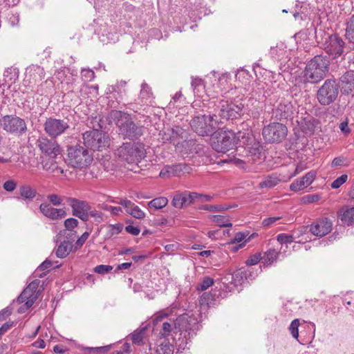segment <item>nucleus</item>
Masks as SVG:
<instances>
[{"label":"nucleus","instance_id":"c03bdc74","mask_svg":"<svg viewBox=\"0 0 354 354\" xmlns=\"http://www.w3.org/2000/svg\"><path fill=\"white\" fill-rule=\"evenodd\" d=\"M183 146L185 148H189V153H198L202 149V145L193 139L184 140Z\"/></svg>","mask_w":354,"mask_h":354},{"label":"nucleus","instance_id":"7c9ffc66","mask_svg":"<svg viewBox=\"0 0 354 354\" xmlns=\"http://www.w3.org/2000/svg\"><path fill=\"white\" fill-rule=\"evenodd\" d=\"M174 324H176L175 319L172 318H169L167 321L164 322L160 331V337L165 338L172 335V337H176V339H178L177 331L174 328Z\"/></svg>","mask_w":354,"mask_h":354},{"label":"nucleus","instance_id":"2eb2a0df","mask_svg":"<svg viewBox=\"0 0 354 354\" xmlns=\"http://www.w3.org/2000/svg\"><path fill=\"white\" fill-rule=\"evenodd\" d=\"M296 111L291 102L284 98L277 100L272 105V118L279 121L291 120Z\"/></svg>","mask_w":354,"mask_h":354},{"label":"nucleus","instance_id":"4be33fe9","mask_svg":"<svg viewBox=\"0 0 354 354\" xmlns=\"http://www.w3.org/2000/svg\"><path fill=\"white\" fill-rule=\"evenodd\" d=\"M39 209L45 217L53 221L59 220L66 216V212L64 209L55 208L47 203H41Z\"/></svg>","mask_w":354,"mask_h":354},{"label":"nucleus","instance_id":"1a4fd4ad","mask_svg":"<svg viewBox=\"0 0 354 354\" xmlns=\"http://www.w3.org/2000/svg\"><path fill=\"white\" fill-rule=\"evenodd\" d=\"M69 163L76 168H85L93 161V153L81 144L68 146L67 149Z\"/></svg>","mask_w":354,"mask_h":354},{"label":"nucleus","instance_id":"49530a36","mask_svg":"<svg viewBox=\"0 0 354 354\" xmlns=\"http://www.w3.org/2000/svg\"><path fill=\"white\" fill-rule=\"evenodd\" d=\"M214 284V279L209 277H205L202 281L197 284L196 290L203 291Z\"/></svg>","mask_w":354,"mask_h":354},{"label":"nucleus","instance_id":"774afa93","mask_svg":"<svg viewBox=\"0 0 354 354\" xmlns=\"http://www.w3.org/2000/svg\"><path fill=\"white\" fill-rule=\"evenodd\" d=\"M17 187V183L14 180H8L3 185V188L7 192H12Z\"/></svg>","mask_w":354,"mask_h":354},{"label":"nucleus","instance_id":"0e129e2a","mask_svg":"<svg viewBox=\"0 0 354 354\" xmlns=\"http://www.w3.org/2000/svg\"><path fill=\"white\" fill-rule=\"evenodd\" d=\"M248 235V233L239 232L236 233L233 239L228 242L229 244L234 245L235 243H238L241 242L243 240L245 239V237Z\"/></svg>","mask_w":354,"mask_h":354},{"label":"nucleus","instance_id":"5fc2aeb1","mask_svg":"<svg viewBox=\"0 0 354 354\" xmlns=\"http://www.w3.org/2000/svg\"><path fill=\"white\" fill-rule=\"evenodd\" d=\"M277 240L281 244H288L293 242L294 237L292 234L281 233L277 236Z\"/></svg>","mask_w":354,"mask_h":354},{"label":"nucleus","instance_id":"4468645a","mask_svg":"<svg viewBox=\"0 0 354 354\" xmlns=\"http://www.w3.org/2000/svg\"><path fill=\"white\" fill-rule=\"evenodd\" d=\"M70 119L66 117L57 119L53 117L47 118L44 123V130L50 138H57L65 133L70 129Z\"/></svg>","mask_w":354,"mask_h":354},{"label":"nucleus","instance_id":"412c9836","mask_svg":"<svg viewBox=\"0 0 354 354\" xmlns=\"http://www.w3.org/2000/svg\"><path fill=\"white\" fill-rule=\"evenodd\" d=\"M333 228V223L328 218L317 219L310 225L309 231L315 236L322 237L330 233Z\"/></svg>","mask_w":354,"mask_h":354},{"label":"nucleus","instance_id":"2f4dec72","mask_svg":"<svg viewBox=\"0 0 354 354\" xmlns=\"http://www.w3.org/2000/svg\"><path fill=\"white\" fill-rule=\"evenodd\" d=\"M344 36L348 45L354 50V14L346 22Z\"/></svg>","mask_w":354,"mask_h":354},{"label":"nucleus","instance_id":"f3484780","mask_svg":"<svg viewBox=\"0 0 354 354\" xmlns=\"http://www.w3.org/2000/svg\"><path fill=\"white\" fill-rule=\"evenodd\" d=\"M40 281L35 279L22 291L17 297V302L21 304L26 301L28 307H32L38 298L39 292L37 291Z\"/></svg>","mask_w":354,"mask_h":354},{"label":"nucleus","instance_id":"de8ad7c7","mask_svg":"<svg viewBox=\"0 0 354 354\" xmlns=\"http://www.w3.org/2000/svg\"><path fill=\"white\" fill-rule=\"evenodd\" d=\"M350 164L349 160L344 156H340L338 157H335L332 162H331V167H346L348 166Z\"/></svg>","mask_w":354,"mask_h":354},{"label":"nucleus","instance_id":"c85d7f7f","mask_svg":"<svg viewBox=\"0 0 354 354\" xmlns=\"http://www.w3.org/2000/svg\"><path fill=\"white\" fill-rule=\"evenodd\" d=\"M153 99V95L151 87L146 82H143L141 85V90L138 97L139 104L141 106L151 105Z\"/></svg>","mask_w":354,"mask_h":354},{"label":"nucleus","instance_id":"9d476101","mask_svg":"<svg viewBox=\"0 0 354 354\" xmlns=\"http://www.w3.org/2000/svg\"><path fill=\"white\" fill-rule=\"evenodd\" d=\"M339 93V84L336 79H326L318 88L316 97L322 106H328L334 103Z\"/></svg>","mask_w":354,"mask_h":354},{"label":"nucleus","instance_id":"f03ea898","mask_svg":"<svg viewBox=\"0 0 354 354\" xmlns=\"http://www.w3.org/2000/svg\"><path fill=\"white\" fill-rule=\"evenodd\" d=\"M174 328L177 331L178 339L171 337L175 342L177 352H182L187 348L189 342L196 335L198 330L197 319L188 314L184 313L175 319Z\"/></svg>","mask_w":354,"mask_h":354},{"label":"nucleus","instance_id":"a211bd4d","mask_svg":"<svg viewBox=\"0 0 354 354\" xmlns=\"http://www.w3.org/2000/svg\"><path fill=\"white\" fill-rule=\"evenodd\" d=\"M212 148L217 152L226 153L236 147L235 133L232 131H225L221 140L213 142Z\"/></svg>","mask_w":354,"mask_h":354},{"label":"nucleus","instance_id":"a878e982","mask_svg":"<svg viewBox=\"0 0 354 354\" xmlns=\"http://www.w3.org/2000/svg\"><path fill=\"white\" fill-rule=\"evenodd\" d=\"M187 138V133L180 126H176L174 128L168 129L165 131L162 139L174 145H178L180 139Z\"/></svg>","mask_w":354,"mask_h":354},{"label":"nucleus","instance_id":"4c0bfd02","mask_svg":"<svg viewBox=\"0 0 354 354\" xmlns=\"http://www.w3.org/2000/svg\"><path fill=\"white\" fill-rule=\"evenodd\" d=\"M52 265L53 263L51 261L46 259L38 266V268L34 272L35 277L39 278L45 277L46 273L50 271V268H51Z\"/></svg>","mask_w":354,"mask_h":354},{"label":"nucleus","instance_id":"5701e85b","mask_svg":"<svg viewBox=\"0 0 354 354\" xmlns=\"http://www.w3.org/2000/svg\"><path fill=\"white\" fill-rule=\"evenodd\" d=\"M150 327L149 324L144 325L142 324L140 327L133 330L127 337V340H131L133 344L142 346L147 341V331Z\"/></svg>","mask_w":354,"mask_h":354},{"label":"nucleus","instance_id":"c9c22d12","mask_svg":"<svg viewBox=\"0 0 354 354\" xmlns=\"http://www.w3.org/2000/svg\"><path fill=\"white\" fill-rule=\"evenodd\" d=\"M19 192L21 198L25 201H31L37 195L36 189L27 185L20 186Z\"/></svg>","mask_w":354,"mask_h":354},{"label":"nucleus","instance_id":"20e7f679","mask_svg":"<svg viewBox=\"0 0 354 354\" xmlns=\"http://www.w3.org/2000/svg\"><path fill=\"white\" fill-rule=\"evenodd\" d=\"M109 118L113 120L119 129V134L123 138L131 140H138L144 133V127L137 125L130 118L128 113L112 110L109 113Z\"/></svg>","mask_w":354,"mask_h":354},{"label":"nucleus","instance_id":"3c124183","mask_svg":"<svg viewBox=\"0 0 354 354\" xmlns=\"http://www.w3.org/2000/svg\"><path fill=\"white\" fill-rule=\"evenodd\" d=\"M301 129L305 133H312L315 131V126L314 122L311 120H304L301 124Z\"/></svg>","mask_w":354,"mask_h":354},{"label":"nucleus","instance_id":"f8f14e48","mask_svg":"<svg viewBox=\"0 0 354 354\" xmlns=\"http://www.w3.org/2000/svg\"><path fill=\"white\" fill-rule=\"evenodd\" d=\"M45 71L43 67L37 64H31L26 68L24 82H28V86L40 95H44V91L41 86L44 83L45 78ZM45 83L47 81H44Z\"/></svg>","mask_w":354,"mask_h":354},{"label":"nucleus","instance_id":"e433bc0d","mask_svg":"<svg viewBox=\"0 0 354 354\" xmlns=\"http://www.w3.org/2000/svg\"><path fill=\"white\" fill-rule=\"evenodd\" d=\"M247 274L248 272H246V269L243 268L236 270L232 274V283H233L235 286L241 285L242 283L246 280L245 279H247Z\"/></svg>","mask_w":354,"mask_h":354},{"label":"nucleus","instance_id":"ea45409f","mask_svg":"<svg viewBox=\"0 0 354 354\" xmlns=\"http://www.w3.org/2000/svg\"><path fill=\"white\" fill-rule=\"evenodd\" d=\"M168 203V199L166 197L160 196L156 198L148 203L150 208L160 209L165 207Z\"/></svg>","mask_w":354,"mask_h":354},{"label":"nucleus","instance_id":"cd10ccee","mask_svg":"<svg viewBox=\"0 0 354 354\" xmlns=\"http://www.w3.org/2000/svg\"><path fill=\"white\" fill-rule=\"evenodd\" d=\"M66 201L72 209V214L74 216L91 209L89 203L86 201L80 200L76 198L65 197Z\"/></svg>","mask_w":354,"mask_h":354},{"label":"nucleus","instance_id":"b1692460","mask_svg":"<svg viewBox=\"0 0 354 354\" xmlns=\"http://www.w3.org/2000/svg\"><path fill=\"white\" fill-rule=\"evenodd\" d=\"M194 192L185 191L176 193L172 199L171 205L178 209L187 207L194 203Z\"/></svg>","mask_w":354,"mask_h":354},{"label":"nucleus","instance_id":"69168bd1","mask_svg":"<svg viewBox=\"0 0 354 354\" xmlns=\"http://www.w3.org/2000/svg\"><path fill=\"white\" fill-rule=\"evenodd\" d=\"M321 198L319 194H308L302 197V202L304 203H312L318 201Z\"/></svg>","mask_w":354,"mask_h":354},{"label":"nucleus","instance_id":"09e8293b","mask_svg":"<svg viewBox=\"0 0 354 354\" xmlns=\"http://www.w3.org/2000/svg\"><path fill=\"white\" fill-rule=\"evenodd\" d=\"M111 346H104L99 347H87L85 348L88 354H104L109 351Z\"/></svg>","mask_w":354,"mask_h":354},{"label":"nucleus","instance_id":"6e6d98bb","mask_svg":"<svg viewBox=\"0 0 354 354\" xmlns=\"http://www.w3.org/2000/svg\"><path fill=\"white\" fill-rule=\"evenodd\" d=\"M299 320L298 319H295L293 321H292L289 326V330L290 331L292 336L296 339H297L299 337Z\"/></svg>","mask_w":354,"mask_h":354},{"label":"nucleus","instance_id":"6ab92c4d","mask_svg":"<svg viewBox=\"0 0 354 354\" xmlns=\"http://www.w3.org/2000/svg\"><path fill=\"white\" fill-rule=\"evenodd\" d=\"M235 136L236 147L251 149L254 151L253 153L254 154H256L257 152H259L260 145L259 142L257 143L254 142L253 135L248 130L245 131H239L237 133H235Z\"/></svg>","mask_w":354,"mask_h":354},{"label":"nucleus","instance_id":"a18cd8bd","mask_svg":"<svg viewBox=\"0 0 354 354\" xmlns=\"http://www.w3.org/2000/svg\"><path fill=\"white\" fill-rule=\"evenodd\" d=\"M90 124L91 125L92 130L102 131L104 127L102 122V117L100 115L91 117L90 119Z\"/></svg>","mask_w":354,"mask_h":354},{"label":"nucleus","instance_id":"dca6fc26","mask_svg":"<svg viewBox=\"0 0 354 354\" xmlns=\"http://www.w3.org/2000/svg\"><path fill=\"white\" fill-rule=\"evenodd\" d=\"M54 139L42 136L39 137L37 141V145L41 153L50 159L56 158L62 151L60 146Z\"/></svg>","mask_w":354,"mask_h":354},{"label":"nucleus","instance_id":"393cba45","mask_svg":"<svg viewBox=\"0 0 354 354\" xmlns=\"http://www.w3.org/2000/svg\"><path fill=\"white\" fill-rule=\"evenodd\" d=\"M339 88L344 95H354V71H346L339 80Z\"/></svg>","mask_w":354,"mask_h":354},{"label":"nucleus","instance_id":"79ce46f5","mask_svg":"<svg viewBox=\"0 0 354 354\" xmlns=\"http://www.w3.org/2000/svg\"><path fill=\"white\" fill-rule=\"evenodd\" d=\"M279 257V252L274 249H270L264 253L262 258L264 264L269 266L277 261Z\"/></svg>","mask_w":354,"mask_h":354},{"label":"nucleus","instance_id":"f704fd0d","mask_svg":"<svg viewBox=\"0 0 354 354\" xmlns=\"http://www.w3.org/2000/svg\"><path fill=\"white\" fill-rule=\"evenodd\" d=\"M192 87L194 95L198 97H203L206 93L203 80L199 77H192Z\"/></svg>","mask_w":354,"mask_h":354},{"label":"nucleus","instance_id":"f257e3e1","mask_svg":"<svg viewBox=\"0 0 354 354\" xmlns=\"http://www.w3.org/2000/svg\"><path fill=\"white\" fill-rule=\"evenodd\" d=\"M243 99L236 97L230 101L212 97L203 100V106L207 113H214L219 121L239 118L243 115L245 104Z\"/></svg>","mask_w":354,"mask_h":354},{"label":"nucleus","instance_id":"37998d69","mask_svg":"<svg viewBox=\"0 0 354 354\" xmlns=\"http://www.w3.org/2000/svg\"><path fill=\"white\" fill-rule=\"evenodd\" d=\"M279 182V179L273 176H268L266 179L259 184V188H272Z\"/></svg>","mask_w":354,"mask_h":354},{"label":"nucleus","instance_id":"4d7b16f0","mask_svg":"<svg viewBox=\"0 0 354 354\" xmlns=\"http://www.w3.org/2000/svg\"><path fill=\"white\" fill-rule=\"evenodd\" d=\"M79 221L75 218H69L64 221L65 230L71 232L74 228L77 227Z\"/></svg>","mask_w":354,"mask_h":354},{"label":"nucleus","instance_id":"9b49d317","mask_svg":"<svg viewBox=\"0 0 354 354\" xmlns=\"http://www.w3.org/2000/svg\"><path fill=\"white\" fill-rule=\"evenodd\" d=\"M82 139L84 147L93 151H102L109 146V135L102 131H86Z\"/></svg>","mask_w":354,"mask_h":354},{"label":"nucleus","instance_id":"ddd939ff","mask_svg":"<svg viewBox=\"0 0 354 354\" xmlns=\"http://www.w3.org/2000/svg\"><path fill=\"white\" fill-rule=\"evenodd\" d=\"M288 133L287 127L280 122H271L262 129V136L266 143L274 144L283 142Z\"/></svg>","mask_w":354,"mask_h":354},{"label":"nucleus","instance_id":"0eeeda50","mask_svg":"<svg viewBox=\"0 0 354 354\" xmlns=\"http://www.w3.org/2000/svg\"><path fill=\"white\" fill-rule=\"evenodd\" d=\"M0 127L8 134L20 137L28 131L26 121L16 114H4L0 107Z\"/></svg>","mask_w":354,"mask_h":354},{"label":"nucleus","instance_id":"603ef678","mask_svg":"<svg viewBox=\"0 0 354 354\" xmlns=\"http://www.w3.org/2000/svg\"><path fill=\"white\" fill-rule=\"evenodd\" d=\"M198 209L209 212H221L225 209H227L228 207L222 205H200Z\"/></svg>","mask_w":354,"mask_h":354},{"label":"nucleus","instance_id":"bf43d9fd","mask_svg":"<svg viewBox=\"0 0 354 354\" xmlns=\"http://www.w3.org/2000/svg\"><path fill=\"white\" fill-rule=\"evenodd\" d=\"M129 214L137 219H143L145 217V213L138 205L133 207Z\"/></svg>","mask_w":354,"mask_h":354},{"label":"nucleus","instance_id":"338daca9","mask_svg":"<svg viewBox=\"0 0 354 354\" xmlns=\"http://www.w3.org/2000/svg\"><path fill=\"white\" fill-rule=\"evenodd\" d=\"M89 234V232H85L82 234V236L77 240V241L75 243L74 246L75 250L80 248L84 245V243L88 238Z\"/></svg>","mask_w":354,"mask_h":354},{"label":"nucleus","instance_id":"39448f33","mask_svg":"<svg viewBox=\"0 0 354 354\" xmlns=\"http://www.w3.org/2000/svg\"><path fill=\"white\" fill-rule=\"evenodd\" d=\"M192 129L201 136H211L216 131L221 129L223 122L215 117L214 113L209 115H199L194 117L190 121Z\"/></svg>","mask_w":354,"mask_h":354},{"label":"nucleus","instance_id":"6e6552de","mask_svg":"<svg viewBox=\"0 0 354 354\" xmlns=\"http://www.w3.org/2000/svg\"><path fill=\"white\" fill-rule=\"evenodd\" d=\"M145 153L144 145L141 142H125L115 151V155L120 160L130 164L140 162Z\"/></svg>","mask_w":354,"mask_h":354},{"label":"nucleus","instance_id":"8fccbe9b","mask_svg":"<svg viewBox=\"0 0 354 354\" xmlns=\"http://www.w3.org/2000/svg\"><path fill=\"white\" fill-rule=\"evenodd\" d=\"M111 203H118L120 205H122L126 210V212L129 214V212H131V209H133L136 206V205L131 202L130 200H128L127 198L125 199H120L119 201H115L114 200H111Z\"/></svg>","mask_w":354,"mask_h":354},{"label":"nucleus","instance_id":"aec40b11","mask_svg":"<svg viewBox=\"0 0 354 354\" xmlns=\"http://www.w3.org/2000/svg\"><path fill=\"white\" fill-rule=\"evenodd\" d=\"M192 170L190 165L184 163L167 165L161 169L159 176L161 178H170L180 176L185 174H189Z\"/></svg>","mask_w":354,"mask_h":354},{"label":"nucleus","instance_id":"680f3d73","mask_svg":"<svg viewBox=\"0 0 354 354\" xmlns=\"http://www.w3.org/2000/svg\"><path fill=\"white\" fill-rule=\"evenodd\" d=\"M348 179V176L346 174H342L341 176L338 177L331 183V187L333 189H338L344 183L346 182Z\"/></svg>","mask_w":354,"mask_h":354},{"label":"nucleus","instance_id":"e2e57ef3","mask_svg":"<svg viewBox=\"0 0 354 354\" xmlns=\"http://www.w3.org/2000/svg\"><path fill=\"white\" fill-rule=\"evenodd\" d=\"M262 259L260 253H256L251 255L245 261L247 266H251L257 264Z\"/></svg>","mask_w":354,"mask_h":354},{"label":"nucleus","instance_id":"c756f323","mask_svg":"<svg viewBox=\"0 0 354 354\" xmlns=\"http://www.w3.org/2000/svg\"><path fill=\"white\" fill-rule=\"evenodd\" d=\"M337 217L344 225H354V207H342L337 212Z\"/></svg>","mask_w":354,"mask_h":354},{"label":"nucleus","instance_id":"58836bf2","mask_svg":"<svg viewBox=\"0 0 354 354\" xmlns=\"http://www.w3.org/2000/svg\"><path fill=\"white\" fill-rule=\"evenodd\" d=\"M216 295L211 292H205L203 293L199 299L200 305L210 306L214 304L216 301Z\"/></svg>","mask_w":354,"mask_h":354},{"label":"nucleus","instance_id":"423d86ee","mask_svg":"<svg viewBox=\"0 0 354 354\" xmlns=\"http://www.w3.org/2000/svg\"><path fill=\"white\" fill-rule=\"evenodd\" d=\"M323 33L325 37L320 42L321 48L333 59L345 56L349 52V49H351L337 33L328 34L325 32Z\"/></svg>","mask_w":354,"mask_h":354},{"label":"nucleus","instance_id":"052dcab7","mask_svg":"<svg viewBox=\"0 0 354 354\" xmlns=\"http://www.w3.org/2000/svg\"><path fill=\"white\" fill-rule=\"evenodd\" d=\"M113 270V266L109 265H98L93 268L95 272L105 274L109 273Z\"/></svg>","mask_w":354,"mask_h":354},{"label":"nucleus","instance_id":"72a5a7b5","mask_svg":"<svg viewBox=\"0 0 354 354\" xmlns=\"http://www.w3.org/2000/svg\"><path fill=\"white\" fill-rule=\"evenodd\" d=\"M174 348L176 346L173 340L171 343L169 339H164L158 345L156 352L157 354H174Z\"/></svg>","mask_w":354,"mask_h":354},{"label":"nucleus","instance_id":"7ed1b4c3","mask_svg":"<svg viewBox=\"0 0 354 354\" xmlns=\"http://www.w3.org/2000/svg\"><path fill=\"white\" fill-rule=\"evenodd\" d=\"M330 60L327 55H317L306 65L301 77L304 84H317L323 80L329 71Z\"/></svg>","mask_w":354,"mask_h":354},{"label":"nucleus","instance_id":"a19ab883","mask_svg":"<svg viewBox=\"0 0 354 354\" xmlns=\"http://www.w3.org/2000/svg\"><path fill=\"white\" fill-rule=\"evenodd\" d=\"M211 220L217 223L220 227H232V223L228 217L222 215H213L211 216Z\"/></svg>","mask_w":354,"mask_h":354},{"label":"nucleus","instance_id":"bb28decb","mask_svg":"<svg viewBox=\"0 0 354 354\" xmlns=\"http://www.w3.org/2000/svg\"><path fill=\"white\" fill-rule=\"evenodd\" d=\"M317 173L315 171H310L303 177L295 180L290 185V189L293 192H298L308 187L314 181Z\"/></svg>","mask_w":354,"mask_h":354},{"label":"nucleus","instance_id":"864d4df0","mask_svg":"<svg viewBox=\"0 0 354 354\" xmlns=\"http://www.w3.org/2000/svg\"><path fill=\"white\" fill-rule=\"evenodd\" d=\"M47 199L50 204L54 206H59L62 204V201L64 200V197L57 195L56 194H48L47 196Z\"/></svg>","mask_w":354,"mask_h":354},{"label":"nucleus","instance_id":"13d9d810","mask_svg":"<svg viewBox=\"0 0 354 354\" xmlns=\"http://www.w3.org/2000/svg\"><path fill=\"white\" fill-rule=\"evenodd\" d=\"M127 223H129V225H127L125 227V231L133 236H137L140 232V229L138 227H136L131 225V223H133V221L131 219L127 221Z\"/></svg>","mask_w":354,"mask_h":354},{"label":"nucleus","instance_id":"473e14b6","mask_svg":"<svg viewBox=\"0 0 354 354\" xmlns=\"http://www.w3.org/2000/svg\"><path fill=\"white\" fill-rule=\"evenodd\" d=\"M72 242L69 240L61 241L56 250V256L58 258L63 259L66 257L73 249Z\"/></svg>","mask_w":354,"mask_h":354}]
</instances>
